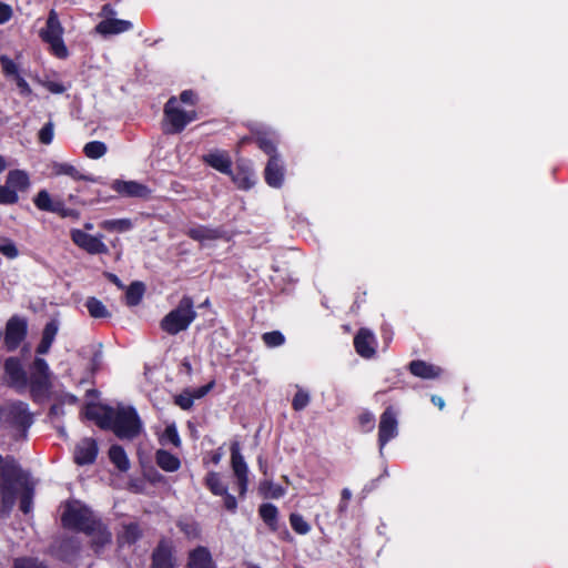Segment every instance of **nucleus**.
I'll return each instance as SVG.
<instances>
[{"instance_id":"nucleus-27","label":"nucleus","mask_w":568,"mask_h":568,"mask_svg":"<svg viewBox=\"0 0 568 568\" xmlns=\"http://www.w3.org/2000/svg\"><path fill=\"white\" fill-rule=\"evenodd\" d=\"M186 234L201 243H205L209 241H214L221 237V232L219 230L210 229L203 225L192 226L186 231Z\"/></svg>"},{"instance_id":"nucleus-51","label":"nucleus","mask_w":568,"mask_h":568,"mask_svg":"<svg viewBox=\"0 0 568 568\" xmlns=\"http://www.w3.org/2000/svg\"><path fill=\"white\" fill-rule=\"evenodd\" d=\"M359 424L365 432H371L375 427V417L369 412H364L359 415Z\"/></svg>"},{"instance_id":"nucleus-8","label":"nucleus","mask_w":568,"mask_h":568,"mask_svg":"<svg viewBox=\"0 0 568 568\" xmlns=\"http://www.w3.org/2000/svg\"><path fill=\"white\" fill-rule=\"evenodd\" d=\"M70 237L72 242L89 254H108L109 248L103 242V235H91L80 229H71Z\"/></svg>"},{"instance_id":"nucleus-13","label":"nucleus","mask_w":568,"mask_h":568,"mask_svg":"<svg viewBox=\"0 0 568 568\" xmlns=\"http://www.w3.org/2000/svg\"><path fill=\"white\" fill-rule=\"evenodd\" d=\"M113 410V408L100 404H88L83 414L85 418L95 422V424L101 428L109 429L112 422Z\"/></svg>"},{"instance_id":"nucleus-3","label":"nucleus","mask_w":568,"mask_h":568,"mask_svg":"<svg viewBox=\"0 0 568 568\" xmlns=\"http://www.w3.org/2000/svg\"><path fill=\"white\" fill-rule=\"evenodd\" d=\"M109 429L113 430L120 439H133L142 432L143 424L133 407L119 406L113 410Z\"/></svg>"},{"instance_id":"nucleus-49","label":"nucleus","mask_w":568,"mask_h":568,"mask_svg":"<svg viewBox=\"0 0 568 568\" xmlns=\"http://www.w3.org/2000/svg\"><path fill=\"white\" fill-rule=\"evenodd\" d=\"M53 213L59 214L61 217L79 219L80 214L77 210L67 207L62 201H57V206Z\"/></svg>"},{"instance_id":"nucleus-63","label":"nucleus","mask_w":568,"mask_h":568,"mask_svg":"<svg viewBox=\"0 0 568 568\" xmlns=\"http://www.w3.org/2000/svg\"><path fill=\"white\" fill-rule=\"evenodd\" d=\"M352 498V493L348 488L342 490V500L348 501Z\"/></svg>"},{"instance_id":"nucleus-37","label":"nucleus","mask_w":568,"mask_h":568,"mask_svg":"<svg viewBox=\"0 0 568 568\" xmlns=\"http://www.w3.org/2000/svg\"><path fill=\"white\" fill-rule=\"evenodd\" d=\"M141 536L139 526L134 523L123 526V531L119 536L121 544H133Z\"/></svg>"},{"instance_id":"nucleus-47","label":"nucleus","mask_w":568,"mask_h":568,"mask_svg":"<svg viewBox=\"0 0 568 568\" xmlns=\"http://www.w3.org/2000/svg\"><path fill=\"white\" fill-rule=\"evenodd\" d=\"M41 84L48 91H50L51 93H54V94H61L68 89V87H65L63 83H61L57 80H51V79H45V80L41 81Z\"/></svg>"},{"instance_id":"nucleus-31","label":"nucleus","mask_w":568,"mask_h":568,"mask_svg":"<svg viewBox=\"0 0 568 568\" xmlns=\"http://www.w3.org/2000/svg\"><path fill=\"white\" fill-rule=\"evenodd\" d=\"M111 462L121 471H126L130 468V462L124 449L119 445L111 446L109 450Z\"/></svg>"},{"instance_id":"nucleus-7","label":"nucleus","mask_w":568,"mask_h":568,"mask_svg":"<svg viewBox=\"0 0 568 568\" xmlns=\"http://www.w3.org/2000/svg\"><path fill=\"white\" fill-rule=\"evenodd\" d=\"M63 28L54 10L48 17L45 29L41 31L42 39L50 44L51 51L60 59L67 58L68 49L62 40Z\"/></svg>"},{"instance_id":"nucleus-40","label":"nucleus","mask_w":568,"mask_h":568,"mask_svg":"<svg viewBox=\"0 0 568 568\" xmlns=\"http://www.w3.org/2000/svg\"><path fill=\"white\" fill-rule=\"evenodd\" d=\"M0 253L7 258L14 260L19 256V250L16 243L8 237H0Z\"/></svg>"},{"instance_id":"nucleus-25","label":"nucleus","mask_w":568,"mask_h":568,"mask_svg":"<svg viewBox=\"0 0 568 568\" xmlns=\"http://www.w3.org/2000/svg\"><path fill=\"white\" fill-rule=\"evenodd\" d=\"M187 568H215L212 556L205 547H197L189 555Z\"/></svg>"},{"instance_id":"nucleus-39","label":"nucleus","mask_w":568,"mask_h":568,"mask_svg":"<svg viewBox=\"0 0 568 568\" xmlns=\"http://www.w3.org/2000/svg\"><path fill=\"white\" fill-rule=\"evenodd\" d=\"M258 489L262 496L265 498H280L284 494L282 487L274 485L270 480L261 481Z\"/></svg>"},{"instance_id":"nucleus-2","label":"nucleus","mask_w":568,"mask_h":568,"mask_svg":"<svg viewBox=\"0 0 568 568\" xmlns=\"http://www.w3.org/2000/svg\"><path fill=\"white\" fill-rule=\"evenodd\" d=\"M195 317L196 312L192 298L183 296L178 306L162 318L160 327L170 335H176L186 331Z\"/></svg>"},{"instance_id":"nucleus-21","label":"nucleus","mask_w":568,"mask_h":568,"mask_svg":"<svg viewBox=\"0 0 568 568\" xmlns=\"http://www.w3.org/2000/svg\"><path fill=\"white\" fill-rule=\"evenodd\" d=\"M51 174L54 176L67 175L74 181H90L97 182L93 176L87 175L81 172L77 166L65 162H53L51 164Z\"/></svg>"},{"instance_id":"nucleus-60","label":"nucleus","mask_w":568,"mask_h":568,"mask_svg":"<svg viewBox=\"0 0 568 568\" xmlns=\"http://www.w3.org/2000/svg\"><path fill=\"white\" fill-rule=\"evenodd\" d=\"M180 100L183 102V103H186V104H194L195 103V94L193 91H190V90H186V91H183L180 95Z\"/></svg>"},{"instance_id":"nucleus-17","label":"nucleus","mask_w":568,"mask_h":568,"mask_svg":"<svg viewBox=\"0 0 568 568\" xmlns=\"http://www.w3.org/2000/svg\"><path fill=\"white\" fill-rule=\"evenodd\" d=\"M8 418L18 425L23 432L32 424V416L29 413L28 405L24 403H13L8 407Z\"/></svg>"},{"instance_id":"nucleus-22","label":"nucleus","mask_w":568,"mask_h":568,"mask_svg":"<svg viewBox=\"0 0 568 568\" xmlns=\"http://www.w3.org/2000/svg\"><path fill=\"white\" fill-rule=\"evenodd\" d=\"M132 23L129 20L122 19H103L97 27L95 30L103 36H112L126 32L132 29Z\"/></svg>"},{"instance_id":"nucleus-46","label":"nucleus","mask_w":568,"mask_h":568,"mask_svg":"<svg viewBox=\"0 0 568 568\" xmlns=\"http://www.w3.org/2000/svg\"><path fill=\"white\" fill-rule=\"evenodd\" d=\"M174 402L182 409H184V410L190 409L193 406V403H194L193 399H192L191 389L190 388L185 389L181 394L175 396Z\"/></svg>"},{"instance_id":"nucleus-16","label":"nucleus","mask_w":568,"mask_h":568,"mask_svg":"<svg viewBox=\"0 0 568 568\" xmlns=\"http://www.w3.org/2000/svg\"><path fill=\"white\" fill-rule=\"evenodd\" d=\"M203 161L211 168L221 173L230 174L232 166V159L229 152L223 150H212L203 155Z\"/></svg>"},{"instance_id":"nucleus-1","label":"nucleus","mask_w":568,"mask_h":568,"mask_svg":"<svg viewBox=\"0 0 568 568\" xmlns=\"http://www.w3.org/2000/svg\"><path fill=\"white\" fill-rule=\"evenodd\" d=\"M22 485L21 469L14 458L0 455L1 513L8 514L14 505L17 487Z\"/></svg>"},{"instance_id":"nucleus-38","label":"nucleus","mask_w":568,"mask_h":568,"mask_svg":"<svg viewBox=\"0 0 568 568\" xmlns=\"http://www.w3.org/2000/svg\"><path fill=\"white\" fill-rule=\"evenodd\" d=\"M260 516L266 525L271 528H275L277 520V508L272 504H263L260 507Z\"/></svg>"},{"instance_id":"nucleus-44","label":"nucleus","mask_w":568,"mask_h":568,"mask_svg":"<svg viewBox=\"0 0 568 568\" xmlns=\"http://www.w3.org/2000/svg\"><path fill=\"white\" fill-rule=\"evenodd\" d=\"M262 339L268 347H277L285 342L284 335L278 331L264 333Z\"/></svg>"},{"instance_id":"nucleus-12","label":"nucleus","mask_w":568,"mask_h":568,"mask_svg":"<svg viewBox=\"0 0 568 568\" xmlns=\"http://www.w3.org/2000/svg\"><path fill=\"white\" fill-rule=\"evenodd\" d=\"M357 354L364 358H371L376 353L377 341L374 333L367 328L358 331L354 338Z\"/></svg>"},{"instance_id":"nucleus-61","label":"nucleus","mask_w":568,"mask_h":568,"mask_svg":"<svg viewBox=\"0 0 568 568\" xmlns=\"http://www.w3.org/2000/svg\"><path fill=\"white\" fill-rule=\"evenodd\" d=\"M115 14L116 11L110 4H104L101 9V16L104 17V19H113Z\"/></svg>"},{"instance_id":"nucleus-6","label":"nucleus","mask_w":568,"mask_h":568,"mask_svg":"<svg viewBox=\"0 0 568 568\" xmlns=\"http://www.w3.org/2000/svg\"><path fill=\"white\" fill-rule=\"evenodd\" d=\"M195 119L196 113L194 110L186 111L181 109L179 101L175 98H171L164 108V132L179 133Z\"/></svg>"},{"instance_id":"nucleus-4","label":"nucleus","mask_w":568,"mask_h":568,"mask_svg":"<svg viewBox=\"0 0 568 568\" xmlns=\"http://www.w3.org/2000/svg\"><path fill=\"white\" fill-rule=\"evenodd\" d=\"M62 523L68 528L91 534L94 530L95 517L81 501L71 500L64 506Z\"/></svg>"},{"instance_id":"nucleus-30","label":"nucleus","mask_w":568,"mask_h":568,"mask_svg":"<svg viewBox=\"0 0 568 568\" xmlns=\"http://www.w3.org/2000/svg\"><path fill=\"white\" fill-rule=\"evenodd\" d=\"M100 226L109 232L125 233L133 229L134 223L130 219L104 220Z\"/></svg>"},{"instance_id":"nucleus-55","label":"nucleus","mask_w":568,"mask_h":568,"mask_svg":"<svg viewBox=\"0 0 568 568\" xmlns=\"http://www.w3.org/2000/svg\"><path fill=\"white\" fill-rule=\"evenodd\" d=\"M213 387H214V382L212 381L204 386L191 389L192 399L194 400V399H200V398L204 397Z\"/></svg>"},{"instance_id":"nucleus-36","label":"nucleus","mask_w":568,"mask_h":568,"mask_svg":"<svg viewBox=\"0 0 568 568\" xmlns=\"http://www.w3.org/2000/svg\"><path fill=\"white\" fill-rule=\"evenodd\" d=\"M144 293V286L140 282L132 283L126 290V303L130 306H134L140 303Z\"/></svg>"},{"instance_id":"nucleus-9","label":"nucleus","mask_w":568,"mask_h":568,"mask_svg":"<svg viewBox=\"0 0 568 568\" xmlns=\"http://www.w3.org/2000/svg\"><path fill=\"white\" fill-rule=\"evenodd\" d=\"M398 434V420L393 407H387L381 416L378 442L381 449Z\"/></svg>"},{"instance_id":"nucleus-53","label":"nucleus","mask_w":568,"mask_h":568,"mask_svg":"<svg viewBox=\"0 0 568 568\" xmlns=\"http://www.w3.org/2000/svg\"><path fill=\"white\" fill-rule=\"evenodd\" d=\"M39 139L43 144H50L53 140V125L47 123L39 132Z\"/></svg>"},{"instance_id":"nucleus-58","label":"nucleus","mask_w":568,"mask_h":568,"mask_svg":"<svg viewBox=\"0 0 568 568\" xmlns=\"http://www.w3.org/2000/svg\"><path fill=\"white\" fill-rule=\"evenodd\" d=\"M12 16V10L9 6L0 3V24L6 23Z\"/></svg>"},{"instance_id":"nucleus-20","label":"nucleus","mask_w":568,"mask_h":568,"mask_svg":"<svg viewBox=\"0 0 568 568\" xmlns=\"http://www.w3.org/2000/svg\"><path fill=\"white\" fill-rule=\"evenodd\" d=\"M50 378V369L47 362L36 358L31 366L30 384L32 387L45 388Z\"/></svg>"},{"instance_id":"nucleus-45","label":"nucleus","mask_w":568,"mask_h":568,"mask_svg":"<svg viewBox=\"0 0 568 568\" xmlns=\"http://www.w3.org/2000/svg\"><path fill=\"white\" fill-rule=\"evenodd\" d=\"M21 479H22V485L17 487V490L14 494V499L17 498V494L19 491L23 493L20 507H21L22 511L27 514L30 509V491H29V488H28L27 483L22 475H21Z\"/></svg>"},{"instance_id":"nucleus-41","label":"nucleus","mask_w":568,"mask_h":568,"mask_svg":"<svg viewBox=\"0 0 568 568\" xmlns=\"http://www.w3.org/2000/svg\"><path fill=\"white\" fill-rule=\"evenodd\" d=\"M160 440L163 445L172 444L173 446L179 447L181 445V439L176 426L174 424L166 426Z\"/></svg>"},{"instance_id":"nucleus-26","label":"nucleus","mask_w":568,"mask_h":568,"mask_svg":"<svg viewBox=\"0 0 568 568\" xmlns=\"http://www.w3.org/2000/svg\"><path fill=\"white\" fill-rule=\"evenodd\" d=\"M155 463L161 469L168 473L176 471L181 467L180 459L164 449H159L155 453Z\"/></svg>"},{"instance_id":"nucleus-18","label":"nucleus","mask_w":568,"mask_h":568,"mask_svg":"<svg viewBox=\"0 0 568 568\" xmlns=\"http://www.w3.org/2000/svg\"><path fill=\"white\" fill-rule=\"evenodd\" d=\"M173 547L169 541H161L153 552L152 568H173Z\"/></svg>"},{"instance_id":"nucleus-24","label":"nucleus","mask_w":568,"mask_h":568,"mask_svg":"<svg viewBox=\"0 0 568 568\" xmlns=\"http://www.w3.org/2000/svg\"><path fill=\"white\" fill-rule=\"evenodd\" d=\"M6 184L13 189L16 194L28 191L31 185L29 174L24 170L19 169L8 172Z\"/></svg>"},{"instance_id":"nucleus-29","label":"nucleus","mask_w":568,"mask_h":568,"mask_svg":"<svg viewBox=\"0 0 568 568\" xmlns=\"http://www.w3.org/2000/svg\"><path fill=\"white\" fill-rule=\"evenodd\" d=\"M94 530L91 534H88L91 537L92 546L98 551L103 548L105 545L111 542V532L106 530V528L95 519Z\"/></svg>"},{"instance_id":"nucleus-14","label":"nucleus","mask_w":568,"mask_h":568,"mask_svg":"<svg viewBox=\"0 0 568 568\" xmlns=\"http://www.w3.org/2000/svg\"><path fill=\"white\" fill-rule=\"evenodd\" d=\"M112 190L123 196L146 197L150 190L135 181L114 180L111 184Z\"/></svg>"},{"instance_id":"nucleus-43","label":"nucleus","mask_w":568,"mask_h":568,"mask_svg":"<svg viewBox=\"0 0 568 568\" xmlns=\"http://www.w3.org/2000/svg\"><path fill=\"white\" fill-rule=\"evenodd\" d=\"M290 523L292 528L301 535H305L311 530L310 525L305 521V519L298 514H292L290 517Z\"/></svg>"},{"instance_id":"nucleus-62","label":"nucleus","mask_w":568,"mask_h":568,"mask_svg":"<svg viewBox=\"0 0 568 568\" xmlns=\"http://www.w3.org/2000/svg\"><path fill=\"white\" fill-rule=\"evenodd\" d=\"M432 403L436 405L439 409H443L445 407V402L440 396L433 395L430 398Z\"/></svg>"},{"instance_id":"nucleus-54","label":"nucleus","mask_w":568,"mask_h":568,"mask_svg":"<svg viewBox=\"0 0 568 568\" xmlns=\"http://www.w3.org/2000/svg\"><path fill=\"white\" fill-rule=\"evenodd\" d=\"M16 568H47L42 562L32 558H23L16 560Z\"/></svg>"},{"instance_id":"nucleus-10","label":"nucleus","mask_w":568,"mask_h":568,"mask_svg":"<svg viewBox=\"0 0 568 568\" xmlns=\"http://www.w3.org/2000/svg\"><path fill=\"white\" fill-rule=\"evenodd\" d=\"M231 464L233 473L237 479L239 493L243 496L247 490L248 484V468L240 452V446L237 443H234L231 447Z\"/></svg>"},{"instance_id":"nucleus-33","label":"nucleus","mask_w":568,"mask_h":568,"mask_svg":"<svg viewBox=\"0 0 568 568\" xmlns=\"http://www.w3.org/2000/svg\"><path fill=\"white\" fill-rule=\"evenodd\" d=\"M34 205L40 211L54 212L57 201L52 200L50 193L47 190H40L33 199Z\"/></svg>"},{"instance_id":"nucleus-32","label":"nucleus","mask_w":568,"mask_h":568,"mask_svg":"<svg viewBox=\"0 0 568 568\" xmlns=\"http://www.w3.org/2000/svg\"><path fill=\"white\" fill-rule=\"evenodd\" d=\"M205 485L210 489V491L215 496L224 495L227 490V487L222 481L220 474L215 471H210L206 475Z\"/></svg>"},{"instance_id":"nucleus-23","label":"nucleus","mask_w":568,"mask_h":568,"mask_svg":"<svg viewBox=\"0 0 568 568\" xmlns=\"http://www.w3.org/2000/svg\"><path fill=\"white\" fill-rule=\"evenodd\" d=\"M409 372L423 379H434L440 376L442 368L439 366L426 363L424 361H413L409 364Z\"/></svg>"},{"instance_id":"nucleus-11","label":"nucleus","mask_w":568,"mask_h":568,"mask_svg":"<svg viewBox=\"0 0 568 568\" xmlns=\"http://www.w3.org/2000/svg\"><path fill=\"white\" fill-rule=\"evenodd\" d=\"M27 333V322L19 317L9 320L6 329L4 344L9 351L19 346Z\"/></svg>"},{"instance_id":"nucleus-48","label":"nucleus","mask_w":568,"mask_h":568,"mask_svg":"<svg viewBox=\"0 0 568 568\" xmlns=\"http://www.w3.org/2000/svg\"><path fill=\"white\" fill-rule=\"evenodd\" d=\"M0 62H1L2 70L7 75H12L14 78H17V75H19L18 65L11 59H9L6 55H1Z\"/></svg>"},{"instance_id":"nucleus-15","label":"nucleus","mask_w":568,"mask_h":568,"mask_svg":"<svg viewBox=\"0 0 568 568\" xmlns=\"http://www.w3.org/2000/svg\"><path fill=\"white\" fill-rule=\"evenodd\" d=\"M98 455V446L95 440L91 438L82 439L74 449V460L78 465L91 464Z\"/></svg>"},{"instance_id":"nucleus-28","label":"nucleus","mask_w":568,"mask_h":568,"mask_svg":"<svg viewBox=\"0 0 568 568\" xmlns=\"http://www.w3.org/2000/svg\"><path fill=\"white\" fill-rule=\"evenodd\" d=\"M58 324L55 321L49 322L42 333V338L40 344L37 347L38 354H47L57 336L58 333Z\"/></svg>"},{"instance_id":"nucleus-64","label":"nucleus","mask_w":568,"mask_h":568,"mask_svg":"<svg viewBox=\"0 0 568 568\" xmlns=\"http://www.w3.org/2000/svg\"><path fill=\"white\" fill-rule=\"evenodd\" d=\"M77 402L75 396L68 394L64 396V403L74 404Z\"/></svg>"},{"instance_id":"nucleus-5","label":"nucleus","mask_w":568,"mask_h":568,"mask_svg":"<svg viewBox=\"0 0 568 568\" xmlns=\"http://www.w3.org/2000/svg\"><path fill=\"white\" fill-rule=\"evenodd\" d=\"M257 143L258 146L270 155L264 171L265 181L270 186L278 189L284 182V164L276 151L275 143L263 136L257 138Z\"/></svg>"},{"instance_id":"nucleus-56","label":"nucleus","mask_w":568,"mask_h":568,"mask_svg":"<svg viewBox=\"0 0 568 568\" xmlns=\"http://www.w3.org/2000/svg\"><path fill=\"white\" fill-rule=\"evenodd\" d=\"M16 82H17V87L19 88L20 93L22 95L31 94L32 90H31L30 85L28 84V82L23 78H21L20 75H17Z\"/></svg>"},{"instance_id":"nucleus-50","label":"nucleus","mask_w":568,"mask_h":568,"mask_svg":"<svg viewBox=\"0 0 568 568\" xmlns=\"http://www.w3.org/2000/svg\"><path fill=\"white\" fill-rule=\"evenodd\" d=\"M310 396L306 392L298 390L293 398V407L295 410H301L308 405Z\"/></svg>"},{"instance_id":"nucleus-34","label":"nucleus","mask_w":568,"mask_h":568,"mask_svg":"<svg viewBox=\"0 0 568 568\" xmlns=\"http://www.w3.org/2000/svg\"><path fill=\"white\" fill-rule=\"evenodd\" d=\"M89 314L94 318H105L110 316L104 304L95 297H89L85 302Z\"/></svg>"},{"instance_id":"nucleus-52","label":"nucleus","mask_w":568,"mask_h":568,"mask_svg":"<svg viewBox=\"0 0 568 568\" xmlns=\"http://www.w3.org/2000/svg\"><path fill=\"white\" fill-rule=\"evenodd\" d=\"M233 180L236 183V185L243 190H247V189L252 187L255 182L254 176L248 175V174H244V175L237 174L236 176L233 178Z\"/></svg>"},{"instance_id":"nucleus-42","label":"nucleus","mask_w":568,"mask_h":568,"mask_svg":"<svg viewBox=\"0 0 568 568\" xmlns=\"http://www.w3.org/2000/svg\"><path fill=\"white\" fill-rule=\"evenodd\" d=\"M19 201V195L7 184L0 185V204L10 205Z\"/></svg>"},{"instance_id":"nucleus-19","label":"nucleus","mask_w":568,"mask_h":568,"mask_svg":"<svg viewBox=\"0 0 568 568\" xmlns=\"http://www.w3.org/2000/svg\"><path fill=\"white\" fill-rule=\"evenodd\" d=\"M4 369L10 383L16 387H24L28 384L27 373L24 372L20 361L10 357L6 361Z\"/></svg>"},{"instance_id":"nucleus-35","label":"nucleus","mask_w":568,"mask_h":568,"mask_svg":"<svg viewBox=\"0 0 568 568\" xmlns=\"http://www.w3.org/2000/svg\"><path fill=\"white\" fill-rule=\"evenodd\" d=\"M106 145L105 143L101 142V141H91L89 143H87L83 148V152L84 154L89 158V159H100L102 158L105 153H106Z\"/></svg>"},{"instance_id":"nucleus-59","label":"nucleus","mask_w":568,"mask_h":568,"mask_svg":"<svg viewBox=\"0 0 568 568\" xmlns=\"http://www.w3.org/2000/svg\"><path fill=\"white\" fill-rule=\"evenodd\" d=\"M181 530H183L189 537H195L197 536V528L193 524L187 523H181L180 524Z\"/></svg>"},{"instance_id":"nucleus-57","label":"nucleus","mask_w":568,"mask_h":568,"mask_svg":"<svg viewBox=\"0 0 568 568\" xmlns=\"http://www.w3.org/2000/svg\"><path fill=\"white\" fill-rule=\"evenodd\" d=\"M224 497V506L227 510L235 511L237 508V501L235 497L227 491L222 495Z\"/></svg>"}]
</instances>
